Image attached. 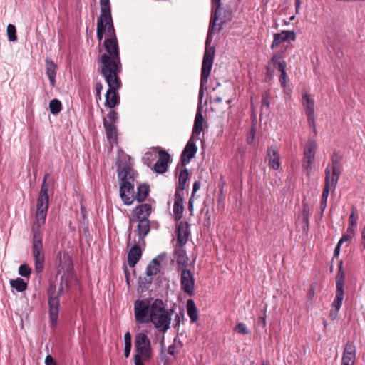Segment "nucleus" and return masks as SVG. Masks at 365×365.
Returning a JSON list of instances; mask_svg holds the SVG:
<instances>
[{
    "mask_svg": "<svg viewBox=\"0 0 365 365\" xmlns=\"http://www.w3.org/2000/svg\"><path fill=\"white\" fill-rule=\"evenodd\" d=\"M103 29L99 38L98 36V28L96 29V36L98 41H101L104 34L106 38L104 40L103 46L106 53H103L98 58V63L101 65V74L114 73L121 72V62L118 43L115 31L113 24H103Z\"/></svg>",
    "mask_w": 365,
    "mask_h": 365,
    "instance_id": "nucleus-1",
    "label": "nucleus"
},
{
    "mask_svg": "<svg viewBox=\"0 0 365 365\" xmlns=\"http://www.w3.org/2000/svg\"><path fill=\"white\" fill-rule=\"evenodd\" d=\"M118 175L121 182L120 186V196L126 205H130L135 197L134 195V173L130 167L125 162L117 163Z\"/></svg>",
    "mask_w": 365,
    "mask_h": 365,
    "instance_id": "nucleus-2",
    "label": "nucleus"
},
{
    "mask_svg": "<svg viewBox=\"0 0 365 365\" xmlns=\"http://www.w3.org/2000/svg\"><path fill=\"white\" fill-rule=\"evenodd\" d=\"M172 314L173 310L167 309L163 302L157 299L151 304L149 322L158 331L164 333L170 327Z\"/></svg>",
    "mask_w": 365,
    "mask_h": 365,
    "instance_id": "nucleus-3",
    "label": "nucleus"
},
{
    "mask_svg": "<svg viewBox=\"0 0 365 365\" xmlns=\"http://www.w3.org/2000/svg\"><path fill=\"white\" fill-rule=\"evenodd\" d=\"M46 221L34 220L31 227L33 233L32 254L35 261V270L40 273L44 267V253L43 251V242L41 228Z\"/></svg>",
    "mask_w": 365,
    "mask_h": 365,
    "instance_id": "nucleus-4",
    "label": "nucleus"
},
{
    "mask_svg": "<svg viewBox=\"0 0 365 365\" xmlns=\"http://www.w3.org/2000/svg\"><path fill=\"white\" fill-rule=\"evenodd\" d=\"M152 207L150 204L144 203L137 206L132 212L129 218V224L131 227L135 222H138L136 232L142 239L145 237L150 230L149 216L151 214Z\"/></svg>",
    "mask_w": 365,
    "mask_h": 365,
    "instance_id": "nucleus-5",
    "label": "nucleus"
},
{
    "mask_svg": "<svg viewBox=\"0 0 365 365\" xmlns=\"http://www.w3.org/2000/svg\"><path fill=\"white\" fill-rule=\"evenodd\" d=\"M135 354L133 361L135 365H144V361H148L152 358V346L148 331L143 330L135 336L134 339Z\"/></svg>",
    "mask_w": 365,
    "mask_h": 365,
    "instance_id": "nucleus-6",
    "label": "nucleus"
},
{
    "mask_svg": "<svg viewBox=\"0 0 365 365\" xmlns=\"http://www.w3.org/2000/svg\"><path fill=\"white\" fill-rule=\"evenodd\" d=\"M68 287V282L66 280H63V277H61L58 292L57 293L56 292L55 286L50 285L48 288V297L49 307V319L51 322V327H56L58 324L60 307L59 295L63 294Z\"/></svg>",
    "mask_w": 365,
    "mask_h": 365,
    "instance_id": "nucleus-7",
    "label": "nucleus"
},
{
    "mask_svg": "<svg viewBox=\"0 0 365 365\" xmlns=\"http://www.w3.org/2000/svg\"><path fill=\"white\" fill-rule=\"evenodd\" d=\"M120 73L102 74L109 87L106 94L105 105L110 108H113L120 103V97L117 91L121 86Z\"/></svg>",
    "mask_w": 365,
    "mask_h": 365,
    "instance_id": "nucleus-8",
    "label": "nucleus"
},
{
    "mask_svg": "<svg viewBox=\"0 0 365 365\" xmlns=\"http://www.w3.org/2000/svg\"><path fill=\"white\" fill-rule=\"evenodd\" d=\"M344 282L345 274L341 264L336 277V294L331 304L332 309L329 314V318L331 320H335L337 318L338 312L342 305L344 296Z\"/></svg>",
    "mask_w": 365,
    "mask_h": 365,
    "instance_id": "nucleus-9",
    "label": "nucleus"
},
{
    "mask_svg": "<svg viewBox=\"0 0 365 365\" xmlns=\"http://www.w3.org/2000/svg\"><path fill=\"white\" fill-rule=\"evenodd\" d=\"M48 177L49 175L48 173L44 176L36 202V211L34 220L46 221L49 205L48 186L46 182Z\"/></svg>",
    "mask_w": 365,
    "mask_h": 365,
    "instance_id": "nucleus-10",
    "label": "nucleus"
},
{
    "mask_svg": "<svg viewBox=\"0 0 365 365\" xmlns=\"http://www.w3.org/2000/svg\"><path fill=\"white\" fill-rule=\"evenodd\" d=\"M215 48L214 46L207 47L202 59L201 78H200V96H202V89L207 83L211 69L212 67Z\"/></svg>",
    "mask_w": 365,
    "mask_h": 365,
    "instance_id": "nucleus-11",
    "label": "nucleus"
},
{
    "mask_svg": "<svg viewBox=\"0 0 365 365\" xmlns=\"http://www.w3.org/2000/svg\"><path fill=\"white\" fill-rule=\"evenodd\" d=\"M145 237H143L141 240L140 236L138 235V240L135 239L133 242H131L129 239L128 241V247L131 246L127 257L128 264L130 267H134L141 258L142 250L140 247L145 245Z\"/></svg>",
    "mask_w": 365,
    "mask_h": 365,
    "instance_id": "nucleus-12",
    "label": "nucleus"
},
{
    "mask_svg": "<svg viewBox=\"0 0 365 365\" xmlns=\"http://www.w3.org/2000/svg\"><path fill=\"white\" fill-rule=\"evenodd\" d=\"M150 306L148 299H138L134 302V314L138 324L149 323Z\"/></svg>",
    "mask_w": 365,
    "mask_h": 365,
    "instance_id": "nucleus-13",
    "label": "nucleus"
},
{
    "mask_svg": "<svg viewBox=\"0 0 365 365\" xmlns=\"http://www.w3.org/2000/svg\"><path fill=\"white\" fill-rule=\"evenodd\" d=\"M101 14L97 20L98 36L100 38L102 36L103 24H113L111 16L110 0H100Z\"/></svg>",
    "mask_w": 365,
    "mask_h": 365,
    "instance_id": "nucleus-14",
    "label": "nucleus"
},
{
    "mask_svg": "<svg viewBox=\"0 0 365 365\" xmlns=\"http://www.w3.org/2000/svg\"><path fill=\"white\" fill-rule=\"evenodd\" d=\"M317 150V144L314 140H308L305 144L303 153L302 168L309 174L312 170V165L314 162Z\"/></svg>",
    "mask_w": 365,
    "mask_h": 365,
    "instance_id": "nucleus-15",
    "label": "nucleus"
},
{
    "mask_svg": "<svg viewBox=\"0 0 365 365\" xmlns=\"http://www.w3.org/2000/svg\"><path fill=\"white\" fill-rule=\"evenodd\" d=\"M181 289L188 296L194 294L195 278L193 273L188 269L184 268L180 274Z\"/></svg>",
    "mask_w": 365,
    "mask_h": 365,
    "instance_id": "nucleus-16",
    "label": "nucleus"
},
{
    "mask_svg": "<svg viewBox=\"0 0 365 365\" xmlns=\"http://www.w3.org/2000/svg\"><path fill=\"white\" fill-rule=\"evenodd\" d=\"M302 104L305 109L307 116V122L309 125L316 131L315 119H314V101L308 93H304L302 96Z\"/></svg>",
    "mask_w": 365,
    "mask_h": 365,
    "instance_id": "nucleus-17",
    "label": "nucleus"
},
{
    "mask_svg": "<svg viewBox=\"0 0 365 365\" xmlns=\"http://www.w3.org/2000/svg\"><path fill=\"white\" fill-rule=\"evenodd\" d=\"M197 148L195 143V138L190 137L180 156V162L183 166L190 163V160L197 153Z\"/></svg>",
    "mask_w": 365,
    "mask_h": 365,
    "instance_id": "nucleus-18",
    "label": "nucleus"
},
{
    "mask_svg": "<svg viewBox=\"0 0 365 365\" xmlns=\"http://www.w3.org/2000/svg\"><path fill=\"white\" fill-rule=\"evenodd\" d=\"M265 160L268 165L274 170H277L280 167V155L279 149L276 145H271L267 148Z\"/></svg>",
    "mask_w": 365,
    "mask_h": 365,
    "instance_id": "nucleus-19",
    "label": "nucleus"
},
{
    "mask_svg": "<svg viewBox=\"0 0 365 365\" xmlns=\"http://www.w3.org/2000/svg\"><path fill=\"white\" fill-rule=\"evenodd\" d=\"M170 155L163 150L158 152V159L153 166V170L157 173H164L168 170V165L170 161Z\"/></svg>",
    "mask_w": 365,
    "mask_h": 365,
    "instance_id": "nucleus-20",
    "label": "nucleus"
},
{
    "mask_svg": "<svg viewBox=\"0 0 365 365\" xmlns=\"http://www.w3.org/2000/svg\"><path fill=\"white\" fill-rule=\"evenodd\" d=\"M356 353L355 346L352 343H346L344 349L341 365H354L356 360Z\"/></svg>",
    "mask_w": 365,
    "mask_h": 365,
    "instance_id": "nucleus-21",
    "label": "nucleus"
},
{
    "mask_svg": "<svg viewBox=\"0 0 365 365\" xmlns=\"http://www.w3.org/2000/svg\"><path fill=\"white\" fill-rule=\"evenodd\" d=\"M296 35L294 31H282L281 33H277L274 35V39L271 45V48H275L280 43L286 41H294Z\"/></svg>",
    "mask_w": 365,
    "mask_h": 365,
    "instance_id": "nucleus-22",
    "label": "nucleus"
},
{
    "mask_svg": "<svg viewBox=\"0 0 365 365\" xmlns=\"http://www.w3.org/2000/svg\"><path fill=\"white\" fill-rule=\"evenodd\" d=\"M184 193L175 191V202L173 205V212L175 214V220H179L182 217L184 212Z\"/></svg>",
    "mask_w": 365,
    "mask_h": 365,
    "instance_id": "nucleus-23",
    "label": "nucleus"
},
{
    "mask_svg": "<svg viewBox=\"0 0 365 365\" xmlns=\"http://www.w3.org/2000/svg\"><path fill=\"white\" fill-rule=\"evenodd\" d=\"M189 225L187 222L182 221L178 227V241L180 246L184 247L190 236Z\"/></svg>",
    "mask_w": 365,
    "mask_h": 365,
    "instance_id": "nucleus-24",
    "label": "nucleus"
},
{
    "mask_svg": "<svg viewBox=\"0 0 365 365\" xmlns=\"http://www.w3.org/2000/svg\"><path fill=\"white\" fill-rule=\"evenodd\" d=\"M103 127L106 130V137L110 143L113 144L117 142L118 133L117 128L115 124L110 123L107 119L103 118Z\"/></svg>",
    "mask_w": 365,
    "mask_h": 365,
    "instance_id": "nucleus-25",
    "label": "nucleus"
},
{
    "mask_svg": "<svg viewBox=\"0 0 365 365\" xmlns=\"http://www.w3.org/2000/svg\"><path fill=\"white\" fill-rule=\"evenodd\" d=\"M203 123L204 118L202 115V110L200 108H198L197 111L195 115L194 125L192 129V133L191 138H195V136L200 135L201 132L203 130Z\"/></svg>",
    "mask_w": 365,
    "mask_h": 365,
    "instance_id": "nucleus-26",
    "label": "nucleus"
},
{
    "mask_svg": "<svg viewBox=\"0 0 365 365\" xmlns=\"http://www.w3.org/2000/svg\"><path fill=\"white\" fill-rule=\"evenodd\" d=\"M335 155L336 153H334L333 156L331 157L333 168L331 176L330 175V186L332 187L333 188L336 187L340 175V172L336 168V165L338 164L339 162L337 159L335 158Z\"/></svg>",
    "mask_w": 365,
    "mask_h": 365,
    "instance_id": "nucleus-27",
    "label": "nucleus"
},
{
    "mask_svg": "<svg viewBox=\"0 0 365 365\" xmlns=\"http://www.w3.org/2000/svg\"><path fill=\"white\" fill-rule=\"evenodd\" d=\"M189 178V173L187 168L181 170L179 178H178V186L175 191H179V192L184 193V190L187 187V181Z\"/></svg>",
    "mask_w": 365,
    "mask_h": 365,
    "instance_id": "nucleus-28",
    "label": "nucleus"
},
{
    "mask_svg": "<svg viewBox=\"0 0 365 365\" xmlns=\"http://www.w3.org/2000/svg\"><path fill=\"white\" fill-rule=\"evenodd\" d=\"M46 75L48 78H49L50 83L52 86H55L56 83V65L50 60L46 61Z\"/></svg>",
    "mask_w": 365,
    "mask_h": 365,
    "instance_id": "nucleus-29",
    "label": "nucleus"
},
{
    "mask_svg": "<svg viewBox=\"0 0 365 365\" xmlns=\"http://www.w3.org/2000/svg\"><path fill=\"white\" fill-rule=\"evenodd\" d=\"M175 254V259L178 265H182L183 267H187L188 265L189 258L183 247L180 246V248L176 249Z\"/></svg>",
    "mask_w": 365,
    "mask_h": 365,
    "instance_id": "nucleus-30",
    "label": "nucleus"
},
{
    "mask_svg": "<svg viewBox=\"0 0 365 365\" xmlns=\"http://www.w3.org/2000/svg\"><path fill=\"white\" fill-rule=\"evenodd\" d=\"M187 312L192 322H195L198 320V310L194 300L192 299H189L187 301Z\"/></svg>",
    "mask_w": 365,
    "mask_h": 365,
    "instance_id": "nucleus-31",
    "label": "nucleus"
},
{
    "mask_svg": "<svg viewBox=\"0 0 365 365\" xmlns=\"http://www.w3.org/2000/svg\"><path fill=\"white\" fill-rule=\"evenodd\" d=\"M230 14L229 13L227 19L226 18V16H224L222 18V17H221V16H220V19L218 20V21H220V22L217 24V21H216L215 25L214 26V29L210 31V26L213 24V21H214V17L212 18L210 24V26H209L208 35H207V39H206V44L207 45L208 44L209 41H210V34L212 32H213L215 30H216L217 31H220L221 30V29H222V25L223 24H225L227 21V19H230Z\"/></svg>",
    "mask_w": 365,
    "mask_h": 365,
    "instance_id": "nucleus-32",
    "label": "nucleus"
},
{
    "mask_svg": "<svg viewBox=\"0 0 365 365\" xmlns=\"http://www.w3.org/2000/svg\"><path fill=\"white\" fill-rule=\"evenodd\" d=\"M330 168L327 166L325 169V185L322 191V200H327L328 199L330 187Z\"/></svg>",
    "mask_w": 365,
    "mask_h": 365,
    "instance_id": "nucleus-33",
    "label": "nucleus"
},
{
    "mask_svg": "<svg viewBox=\"0 0 365 365\" xmlns=\"http://www.w3.org/2000/svg\"><path fill=\"white\" fill-rule=\"evenodd\" d=\"M149 187L146 185H140L138 187V192L135 199L138 202H143L147 197L149 192Z\"/></svg>",
    "mask_w": 365,
    "mask_h": 365,
    "instance_id": "nucleus-34",
    "label": "nucleus"
},
{
    "mask_svg": "<svg viewBox=\"0 0 365 365\" xmlns=\"http://www.w3.org/2000/svg\"><path fill=\"white\" fill-rule=\"evenodd\" d=\"M159 262L156 259H153L148 265L146 268V274L148 277H153L158 274L159 272Z\"/></svg>",
    "mask_w": 365,
    "mask_h": 365,
    "instance_id": "nucleus-35",
    "label": "nucleus"
},
{
    "mask_svg": "<svg viewBox=\"0 0 365 365\" xmlns=\"http://www.w3.org/2000/svg\"><path fill=\"white\" fill-rule=\"evenodd\" d=\"M11 287L15 289L17 292H24L27 288V283L21 278H17L10 281Z\"/></svg>",
    "mask_w": 365,
    "mask_h": 365,
    "instance_id": "nucleus-36",
    "label": "nucleus"
},
{
    "mask_svg": "<svg viewBox=\"0 0 365 365\" xmlns=\"http://www.w3.org/2000/svg\"><path fill=\"white\" fill-rule=\"evenodd\" d=\"M286 62L282 60L278 63V70L281 73L279 81L283 88L287 86V73H286Z\"/></svg>",
    "mask_w": 365,
    "mask_h": 365,
    "instance_id": "nucleus-37",
    "label": "nucleus"
},
{
    "mask_svg": "<svg viewBox=\"0 0 365 365\" xmlns=\"http://www.w3.org/2000/svg\"><path fill=\"white\" fill-rule=\"evenodd\" d=\"M49 109L52 114L57 115L62 110L61 102L58 99H53L49 102Z\"/></svg>",
    "mask_w": 365,
    "mask_h": 365,
    "instance_id": "nucleus-38",
    "label": "nucleus"
},
{
    "mask_svg": "<svg viewBox=\"0 0 365 365\" xmlns=\"http://www.w3.org/2000/svg\"><path fill=\"white\" fill-rule=\"evenodd\" d=\"M220 1L221 0H212V4L216 6V9L214 12V21L210 26V31L214 29L216 21H218L220 16H221Z\"/></svg>",
    "mask_w": 365,
    "mask_h": 365,
    "instance_id": "nucleus-39",
    "label": "nucleus"
},
{
    "mask_svg": "<svg viewBox=\"0 0 365 365\" xmlns=\"http://www.w3.org/2000/svg\"><path fill=\"white\" fill-rule=\"evenodd\" d=\"M310 215V210L307 204L303 205L302 210V220H303V230H307L309 227V219Z\"/></svg>",
    "mask_w": 365,
    "mask_h": 365,
    "instance_id": "nucleus-40",
    "label": "nucleus"
},
{
    "mask_svg": "<svg viewBox=\"0 0 365 365\" xmlns=\"http://www.w3.org/2000/svg\"><path fill=\"white\" fill-rule=\"evenodd\" d=\"M233 330L240 334L245 335L250 334V331L247 329L246 324L242 322H238L237 325L234 327Z\"/></svg>",
    "mask_w": 365,
    "mask_h": 365,
    "instance_id": "nucleus-41",
    "label": "nucleus"
},
{
    "mask_svg": "<svg viewBox=\"0 0 365 365\" xmlns=\"http://www.w3.org/2000/svg\"><path fill=\"white\" fill-rule=\"evenodd\" d=\"M16 29L14 25L9 24L7 26V36L10 41H15L17 39Z\"/></svg>",
    "mask_w": 365,
    "mask_h": 365,
    "instance_id": "nucleus-42",
    "label": "nucleus"
},
{
    "mask_svg": "<svg viewBox=\"0 0 365 365\" xmlns=\"http://www.w3.org/2000/svg\"><path fill=\"white\" fill-rule=\"evenodd\" d=\"M358 214L355 207L351 208V214L349 217V225L351 226H357Z\"/></svg>",
    "mask_w": 365,
    "mask_h": 365,
    "instance_id": "nucleus-43",
    "label": "nucleus"
},
{
    "mask_svg": "<svg viewBox=\"0 0 365 365\" xmlns=\"http://www.w3.org/2000/svg\"><path fill=\"white\" fill-rule=\"evenodd\" d=\"M31 269L26 264H21L19 268V274L24 277H29Z\"/></svg>",
    "mask_w": 365,
    "mask_h": 365,
    "instance_id": "nucleus-44",
    "label": "nucleus"
},
{
    "mask_svg": "<svg viewBox=\"0 0 365 365\" xmlns=\"http://www.w3.org/2000/svg\"><path fill=\"white\" fill-rule=\"evenodd\" d=\"M110 123L115 124L118 120V113L115 110H111L106 118Z\"/></svg>",
    "mask_w": 365,
    "mask_h": 365,
    "instance_id": "nucleus-45",
    "label": "nucleus"
},
{
    "mask_svg": "<svg viewBox=\"0 0 365 365\" xmlns=\"http://www.w3.org/2000/svg\"><path fill=\"white\" fill-rule=\"evenodd\" d=\"M354 236L346 233L343 235L337 244V249H339L344 242L349 241Z\"/></svg>",
    "mask_w": 365,
    "mask_h": 365,
    "instance_id": "nucleus-46",
    "label": "nucleus"
},
{
    "mask_svg": "<svg viewBox=\"0 0 365 365\" xmlns=\"http://www.w3.org/2000/svg\"><path fill=\"white\" fill-rule=\"evenodd\" d=\"M124 344L125 346H132V338L129 331L124 334Z\"/></svg>",
    "mask_w": 365,
    "mask_h": 365,
    "instance_id": "nucleus-47",
    "label": "nucleus"
},
{
    "mask_svg": "<svg viewBox=\"0 0 365 365\" xmlns=\"http://www.w3.org/2000/svg\"><path fill=\"white\" fill-rule=\"evenodd\" d=\"M315 287L314 284H311L310 287L307 292V298L309 300L312 301L313 300L315 294Z\"/></svg>",
    "mask_w": 365,
    "mask_h": 365,
    "instance_id": "nucleus-48",
    "label": "nucleus"
},
{
    "mask_svg": "<svg viewBox=\"0 0 365 365\" xmlns=\"http://www.w3.org/2000/svg\"><path fill=\"white\" fill-rule=\"evenodd\" d=\"M45 364L46 365H57L56 361L51 355L46 356L45 359Z\"/></svg>",
    "mask_w": 365,
    "mask_h": 365,
    "instance_id": "nucleus-49",
    "label": "nucleus"
},
{
    "mask_svg": "<svg viewBox=\"0 0 365 365\" xmlns=\"http://www.w3.org/2000/svg\"><path fill=\"white\" fill-rule=\"evenodd\" d=\"M279 59V56L278 55H274V56L272 57V58L270 59V61H269V63H268V66H267V71H270V68H269L270 65H271V64L274 65V64L277 62V61H278Z\"/></svg>",
    "mask_w": 365,
    "mask_h": 365,
    "instance_id": "nucleus-50",
    "label": "nucleus"
},
{
    "mask_svg": "<svg viewBox=\"0 0 365 365\" xmlns=\"http://www.w3.org/2000/svg\"><path fill=\"white\" fill-rule=\"evenodd\" d=\"M103 90V85L101 83L98 82L96 84V96L100 98H101V92Z\"/></svg>",
    "mask_w": 365,
    "mask_h": 365,
    "instance_id": "nucleus-51",
    "label": "nucleus"
},
{
    "mask_svg": "<svg viewBox=\"0 0 365 365\" xmlns=\"http://www.w3.org/2000/svg\"><path fill=\"white\" fill-rule=\"evenodd\" d=\"M356 226H351L349 225H348V227H347V230H346V233L352 235V236H354L355 235V232H356Z\"/></svg>",
    "mask_w": 365,
    "mask_h": 365,
    "instance_id": "nucleus-52",
    "label": "nucleus"
},
{
    "mask_svg": "<svg viewBox=\"0 0 365 365\" xmlns=\"http://www.w3.org/2000/svg\"><path fill=\"white\" fill-rule=\"evenodd\" d=\"M200 182L199 181H195L193 184V190L192 193V197H194L195 192L200 188Z\"/></svg>",
    "mask_w": 365,
    "mask_h": 365,
    "instance_id": "nucleus-53",
    "label": "nucleus"
},
{
    "mask_svg": "<svg viewBox=\"0 0 365 365\" xmlns=\"http://www.w3.org/2000/svg\"><path fill=\"white\" fill-rule=\"evenodd\" d=\"M266 319L264 317H259L257 319V324L262 326L263 328L266 327Z\"/></svg>",
    "mask_w": 365,
    "mask_h": 365,
    "instance_id": "nucleus-54",
    "label": "nucleus"
},
{
    "mask_svg": "<svg viewBox=\"0 0 365 365\" xmlns=\"http://www.w3.org/2000/svg\"><path fill=\"white\" fill-rule=\"evenodd\" d=\"M183 319V314H177L175 317V326H178L180 324V320Z\"/></svg>",
    "mask_w": 365,
    "mask_h": 365,
    "instance_id": "nucleus-55",
    "label": "nucleus"
},
{
    "mask_svg": "<svg viewBox=\"0 0 365 365\" xmlns=\"http://www.w3.org/2000/svg\"><path fill=\"white\" fill-rule=\"evenodd\" d=\"M131 348L132 346H125L124 347V356L125 358H128L130 354V351H131Z\"/></svg>",
    "mask_w": 365,
    "mask_h": 365,
    "instance_id": "nucleus-56",
    "label": "nucleus"
},
{
    "mask_svg": "<svg viewBox=\"0 0 365 365\" xmlns=\"http://www.w3.org/2000/svg\"><path fill=\"white\" fill-rule=\"evenodd\" d=\"M327 202V200H321L320 207H321L322 212H324V210L326 209Z\"/></svg>",
    "mask_w": 365,
    "mask_h": 365,
    "instance_id": "nucleus-57",
    "label": "nucleus"
},
{
    "mask_svg": "<svg viewBox=\"0 0 365 365\" xmlns=\"http://www.w3.org/2000/svg\"><path fill=\"white\" fill-rule=\"evenodd\" d=\"M264 106L267 108H269V102L266 98H263L262 101V108H263Z\"/></svg>",
    "mask_w": 365,
    "mask_h": 365,
    "instance_id": "nucleus-58",
    "label": "nucleus"
},
{
    "mask_svg": "<svg viewBox=\"0 0 365 365\" xmlns=\"http://www.w3.org/2000/svg\"><path fill=\"white\" fill-rule=\"evenodd\" d=\"M301 6V0H295V10L296 13L298 14Z\"/></svg>",
    "mask_w": 365,
    "mask_h": 365,
    "instance_id": "nucleus-59",
    "label": "nucleus"
},
{
    "mask_svg": "<svg viewBox=\"0 0 365 365\" xmlns=\"http://www.w3.org/2000/svg\"><path fill=\"white\" fill-rule=\"evenodd\" d=\"M175 347L174 346H170L168 347V354L170 355L173 356L175 354Z\"/></svg>",
    "mask_w": 365,
    "mask_h": 365,
    "instance_id": "nucleus-60",
    "label": "nucleus"
},
{
    "mask_svg": "<svg viewBox=\"0 0 365 365\" xmlns=\"http://www.w3.org/2000/svg\"><path fill=\"white\" fill-rule=\"evenodd\" d=\"M361 237H362V239L364 241L363 246H364V248L365 249V225L363 227L362 230H361Z\"/></svg>",
    "mask_w": 365,
    "mask_h": 365,
    "instance_id": "nucleus-61",
    "label": "nucleus"
},
{
    "mask_svg": "<svg viewBox=\"0 0 365 365\" xmlns=\"http://www.w3.org/2000/svg\"><path fill=\"white\" fill-rule=\"evenodd\" d=\"M192 197H191V198L189 200V202H188V209L190 211H192V209H193V201H192Z\"/></svg>",
    "mask_w": 365,
    "mask_h": 365,
    "instance_id": "nucleus-62",
    "label": "nucleus"
},
{
    "mask_svg": "<svg viewBox=\"0 0 365 365\" xmlns=\"http://www.w3.org/2000/svg\"><path fill=\"white\" fill-rule=\"evenodd\" d=\"M125 274L127 284H129V277H128V271H127L126 268L125 269Z\"/></svg>",
    "mask_w": 365,
    "mask_h": 365,
    "instance_id": "nucleus-63",
    "label": "nucleus"
},
{
    "mask_svg": "<svg viewBox=\"0 0 365 365\" xmlns=\"http://www.w3.org/2000/svg\"><path fill=\"white\" fill-rule=\"evenodd\" d=\"M222 99L221 97H219V96H217L214 98V101L215 102H217V103H220L222 102Z\"/></svg>",
    "mask_w": 365,
    "mask_h": 365,
    "instance_id": "nucleus-64",
    "label": "nucleus"
}]
</instances>
